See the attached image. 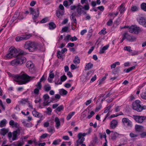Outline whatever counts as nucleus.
<instances>
[{"label":"nucleus","mask_w":146,"mask_h":146,"mask_svg":"<svg viewBox=\"0 0 146 146\" xmlns=\"http://www.w3.org/2000/svg\"><path fill=\"white\" fill-rule=\"evenodd\" d=\"M13 80L18 82V84L21 85L25 84L29 82L31 80L33 79L35 77L29 76L26 73H21L19 75L13 76Z\"/></svg>","instance_id":"f257e3e1"},{"label":"nucleus","mask_w":146,"mask_h":146,"mask_svg":"<svg viewBox=\"0 0 146 146\" xmlns=\"http://www.w3.org/2000/svg\"><path fill=\"white\" fill-rule=\"evenodd\" d=\"M39 46V45L38 44L30 41L26 42L24 45L25 48L31 52L38 49Z\"/></svg>","instance_id":"f03ea898"},{"label":"nucleus","mask_w":146,"mask_h":146,"mask_svg":"<svg viewBox=\"0 0 146 146\" xmlns=\"http://www.w3.org/2000/svg\"><path fill=\"white\" fill-rule=\"evenodd\" d=\"M140 101L137 100L132 104L133 108L138 112H141L143 110L146 109V106H141L140 104Z\"/></svg>","instance_id":"7ed1b4c3"},{"label":"nucleus","mask_w":146,"mask_h":146,"mask_svg":"<svg viewBox=\"0 0 146 146\" xmlns=\"http://www.w3.org/2000/svg\"><path fill=\"white\" fill-rule=\"evenodd\" d=\"M26 54L25 52L22 50L20 51L18 53L16 58L20 65L26 62V59L23 56Z\"/></svg>","instance_id":"20e7f679"},{"label":"nucleus","mask_w":146,"mask_h":146,"mask_svg":"<svg viewBox=\"0 0 146 146\" xmlns=\"http://www.w3.org/2000/svg\"><path fill=\"white\" fill-rule=\"evenodd\" d=\"M142 31L141 29L139 27L136 25H132L129 29V31L130 33L136 34H138Z\"/></svg>","instance_id":"39448f33"},{"label":"nucleus","mask_w":146,"mask_h":146,"mask_svg":"<svg viewBox=\"0 0 146 146\" xmlns=\"http://www.w3.org/2000/svg\"><path fill=\"white\" fill-rule=\"evenodd\" d=\"M31 14H32V18L33 20L36 19L39 16V10L38 8H37L36 11H34V9L32 8L30 9Z\"/></svg>","instance_id":"423d86ee"},{"label":"nucleus","mask_w":146,"mask_h":146,"mask_svg":"<svg viewBox=\"0 0 146 146\" xmlns=\"http://www.w3.org/2000/svg\"><path fill=\"white\" fill-rule=\"evenodd\" d=\"M32 36L31 35H23L21 36H17L15 38L16 41L18 42L23 40H26L29 39Z\"/></svg>","instance_id":"0eeeda50"},{"label":"nucleus","mask_w":146,"mask_h":146,"mask_svg":"<svg viewBox=\"0 0 146 146\" xmlns=\"http://www.w3.org/2000/svg\"><path fill=\"white\" fill-rule=\"evenodd\" d=\"M133 117L135 120L137 122L139 123H142L144 120L146 119V116H142L133 115Z\"/></svg>","instance_id":"6e6552de"},{"label":"nucleus","mask_w":146,"mask_h":146,"mask_svg":"<svg viewBox=\"0 0 146 146\" xmlns=\"http://www.w3.org/2000/svg\"><path fill=\"white\" fill-rule=\"evenodd\" d=\"M122 122L123 124L127 126L131 127L132 125L131 122L127 118H123L122 119Z\"/></svg>","instance_id":"1a4fd4ad"},{"label":"nucleus","mask_w":146,"mask_h":146,"mask_svg":"<svg viewBox=\"0 0 146 146\" xmlns=\"http://www.w3.org/2000/svg\"><path fill=\"white\" fill-rule=\"evenodd\" d=\"M20 133V129L19 128L17 129L16 130L14 131L13 132V137L12 140L13 141L17 139V135H19Z\"/></svg>","instance_id":"9d476101"},{"label":"nucleus","mask_w":146,"mask_h":146,"mask_svg":"<svg viewBox=\"0 0 146 146\" xmlns=\"http://www.w3.org/2000/svg\"><path fill=\"white\" fill-rule=\"evenodd\" d=\"M124 33L125 35H126L125 38L127 40L131 42H132L136 40V38L135 37L133 36H130L127 33Z\"/></svg>","instance_id":"9b49d317"},{"label":"nucleus","mask_w":146,"mask_h":146,"mask_svg":"<svg viewBox=\"0 0 146 146\" xmlns=\"http://www.w3.org/2000/svg\"><path fill=\"white\" fill-rule=\"evenodd\" d=\"M9 51L13 56H17L18 54L20 52L18 51L15 48H10L9 49Z\"/></svg>","instance_id":"f8f14e48"},{"label":"nucleus","mask_w":146,"mask_h":146,"mask_svg":"<svg viewBox=\"0 0 146 146\" xmlns=\"http://www.w3.org/2000/svg\"><path fill=\"white\" fill-rule=\"evenodd\" d=\"M139 23L145 27H146V19L143 17H141L137 19Z\"/></svg>","instance_id":"ddd939ff"},{"label":"nucleus","mask_w":146,"mask_h":146,"mask_svg":"<svg viewBox=\"0 0 146 146\" xmlns=\"http://www.w3.org/2000/svg\"><path fill=\"white\" fill-rule=\"evenodd\" d=\"M118 122L116 120L113 119L112 120L110 123V127L111 129H114L117 125Z\"/></svg>","instance_id":"4468645a"},{"label":"nucleus","mask_w":146,"mask_h":146,"mask_svg":"<svg viewBox=\"0 0 146 146\" xmlns=\"http://www.w3.org/2000/svg\"><path fill=\"white\" fill-rule=\"evenodd\" d=\"M67 50L66 48H64V49H62L61 50V52L60 51H58L57 52V56L58 58H62V54L61 53L63 54L65 52L67 51Z\"/></svg>","instance_id":"2eb2a0df"},{"label":"nucleus","mask_w":146,"mask_h":146,"mask_svg":"<svg viewBox=\"0 0 146 146\" xmlns=\"http://www.w3.org/2000/svg\"><path fill=\"white\" fill-rule=\"evenodd\" d=\"M64 10H61L59 9H58L56 11V14L58 18L60 19L64 15Z\"/></svg>","instance_id":"dca6fc26"},{"label":"nucleus","mask_w":146,"mask_h":146,"mask_svg":"<svg viewBox=\"0 0 146 146\" xmlns=\"http://www.w3.org/2000/svg\"><path fill=\"white\" fill-rule=\"evenodd\" d=\"M36 88L34 89V92L35 94L37 95L39 94V90L41 89L42 86L37 84L36 85Z\"/></svg>","instance_id":"f3484780"},{"label":"nucleus","mask_w":146,"mask_h":146,"mask_svg":"<svg viewBox=\"0 0 146 146\" xmlns=\"http://www.w3.org/2000/svg\"><path fill=\"white\" fill-rule=\"evenodd\" d=\"M10 64L12 66H17L18 65H20L17 58L11 61Z\"/></svg>","instance_id":"a211bd4d"},{"label":"nucleus","mask_w":146,"mask_h":146,"mask_svg":"<svg viewBox=\"0 0 146 146\" xmlns=\"http://www.w3.org/2000/svg\"><path fill=\"white\" fill-rule=\"evenodd\" d=\"M78 140L76 142L77 144H82L85 140V138L84 137H82L81 136L78 135Z\"/></svg>","instance_id":"6ab92c4d"},{"label":"nucleus","mask_w":146,"mask_h":146,"mask_svg":"<svg viewBox=\"0 0 146 146\" xmlns=\"http://www.w3.org/2000/svg\"><path fill=\"white\" fill-rule=\"evenodd\" d=\"M112 133L111 134V138L112 140H115L116 138L119 135V134L116 132H112Z\"/></svg>","instance_id":"aec40b11"},{"label":"nucleus","mask_w":146,"mask_h":146,"mask_svg":"<svg viewBox=\"0 0 146 146\" xmlns=\"http://www.w3.org/2000/svg\"><path fill=\"white\" fill-rule=\"evenodd\" d=\"M124 5L125 4L122 3L119 6V9L120 13H123L125 10Z\"/></svg>","instance_id":"412c9836"},{"label":"nucleus","mask_w":146,"mask_h":146,"mask_svg":"<svg viewBox=\"0 0 146 146\" xmlns=\"http://www.w3.org/2000/svg\"><path fill=\"white\" fill-rule=\"evenodd\" d=\"M9 131V130L8 129H5V128H3L1 129V134L4 136Z\"/></svg>","instance_id":"4be33fe9"},{"label":"nucleus","mask_w":146,"mask_h":146,"mask_svg":"<svg viewBox=\"0 0 146 146\" xmlns=\"http://www.w3.org/2000/svg\"><path fill=\"white\" fill-rule=\"evenodd\" d=\"M55 122L56 123V127L57 129H58L60 125V122L59 119L58 117H56L55 119Z\"/></svg>","instance_id":"5701e85b"},{"label":"nucleus","mask_w":146,"mask_h":146,"mask_svg":"<svg viewBox=\"0 0 146 146\" xmlns=\"http://www.w3.org/2000/svg\"><path fill=\"white\" fill-rule=\"evenodd\" d=\"M109 47V45H107L104 46L102 49L100 50L99 53L100 54H103L104 52V50H106L108 49Z\"/></svg>","instance_id":"b1692460"},{"label":"nucleus","mask_w":146,"mask_h":146,"mask_svg":"<svg viewBox=\"0 0 146 146\" xmlns=\"http://www.w3.org/2000/svg\"><path fill=\"white\" fill-rule=\"evenodd\" d=\"M7 123V120L5 119H4L1 121L0 122V127H2L6 126Z\"/></svg>","instance_id":"393cba45"},{"label":"nucleus","mask_w":146,"mask_h":146,"mask_svg":"<svg viewBox=\"0 0 146 146\" xmlns=\"http://www.w3.org/2000/svg\"><path fill=\"white\" fill-rule=\"evenodd\" d=\"M82 7H83L82 6H81L80 5H78V7L77 9V11L79 15H80L82 13L81 12L82 11Z\"/></svg>","instance_id":"a878e982"},{"label":"nucleus","mask_w":146,"mask_h":146,"mask_svg":"<svg viewBox=\"0 0 146 146\" xmlns=\"http://www.w3.org/2000/svg\"><path fill=\"white\" fill-rule=\"evenodd\" d=\"M44 90L46 92H48L51 89V87L49 84H47L44 86Z\"/></svg>","instance_id":"bb28decb"},{"label":"nucleus","mask_w":146,"mask_h":146,"mask_svg":"<svg viewBox=\"0 0 146 146\" xmlns=\"http://www.w3.org/2000/svg\"><path fill=\"white\" fill-rule=\"evenodd\" d=\"M59 93L61 95H66L67 94V92L65 90L62 89L59 90Z\"/></svg>","instance_id":"cd10ccee"},{"label":"nucleus","mask_w":146,"mask_h":146,"mask_svg":"<svg viewBox=\"0 0 146 146\" xmlns=\"http://www.w3.org/2000/svg\"><path fill=\"white\" fill-rule=\"evenodd\" d=\"M49 28L50 29H53L56 27V25L53 22H50L49 24Z\"/></svg>","instance_id":"c85d7f7f"},{"label":"nucleus","mask_w":146,"mask_h":146,"mask_svg":"<svg viewBox=\"0 0 146 146\" xmlns=\"http://www.w3.org/2000/svg\"><path fill=\"white\" fill-rule=\"evenodd\" d=\"M80 59L78 56H76L73 60L74 62L76 64H78L80 63Z\"/></svg>","instance_id":"c756f323"},{"label":"nucleus","mask_w":146,"mask_h":146,"mask_svg":"<svg viewBox=\"0 0 146 146\" xmlns=\"http://www.w3.org/2000/svg\"><path fill=\"white\" fill-rule=\"evenodd\" d=\"M93 66L92 64L89 63L87 64L85 67V69L86 70H88L91 68Z\"/></svg>","instance_id":"7c9ffc66"},{"label":"nucleus","mask_w":146,"mask_h":146,"mask_svg":"<svg viewBox=\"0 0 146 146\" xmlns=\"http://www.w3.org/2000/svg\"><path fill=\"white\" fill-rule=\"evenodd\" d=\"M20 13L19 11H17L14 14V16L13 17V19L12 20H13V21L17 19V18H18L20 15Z\"/></svg>","instance_id":"2f4dec72"},{"label":"nucleus","mask_w":146,"mask_h":146,"mask_svg":"<svg viewBox=\"0 0 146 146\" xmlns=\"http://www.w3.org/2000/svg\"><path fill=\"white\" fill-rule=\"evenodd\" d=\"M135 66H133L131 67L128 68V69H126L124 70V71L126 73H128L129 72L131 71L132 70L135 68Z\"/></svg>","instance_id":"473e14b6"},{"label":"nucleus","mask_w":146,"mask_h":146,"mask_svg":"<svg viewBox=\"0 0 146 146\" xmlns=\"http://www.w3.org/2000/svg\"><path fill=\"white\" fill-rule=\"evenodd\" d=\"M75 113V112H70V113L67 116L66 119L68 121L69 120H70L71 118L72 117V116L74 115V114Z\"/></svg>","instance_id":"72a5a7b5"},{"label":"nucleus","mask_w":146,"mask_h":146,"mask_svg":"<svg viewBox=\"0 0 146 146\" xmlns=\"http://www.w3.org/2000/svg\"><path fill=\"white\" fill-rule=\"evenodd\" d=\"M28 102H29L28 98L22 99L19 102L22 105L25 104L26 102L28 103Z\"/></svg>","instance_id":"f704fd0d"},{"label":"nucleus","mask_w":146,"mask_h":146,"mask_svg":"<svg viewBox=\"0 0 146 146\" xmlns=\"http://www.w3.org/2000/svg\"><path fill=\"white\" fill-rule=\"evenodd\" d=\"M33 115L35 117H40V113L36 111H32Z\"/></svg>","instance_id":"c9c22d12"},{"label":"nucleus","mask_w":146,"mask_h":146,"mask_svg":"<svg viewBox=\"0 0 146 146\" xmlns=\"http://www.w3.org/2000/svg\"><path fill=\"white\" fill-rule=\"evenodd\" d=\"M141 8L142 10L146 11V3H143L141 5Z\"/></svg>","instance_id":"e433bc0d"},{"label":"nucleus","mask_w":146,"mask_h":146,"mask_svg":"<svg viewBox=\"0 0 146 146\" xmlns=\"http://www.w3.org/2000/svg\"><path fill=\"white\" fill-rule=\"evenodd\" d=\"M61 140L60 139H58L55 140L53 141L52 143V144L54 145H57L60 142Z\"/></svg>","instance_id":"4c0bfd02"},{"label":"nucleus","mask_w":146,"mask_h":146,"mask_svg":"<svg viewBox=\"0 0 146 146\" xmlns=\"http://www.w3.org/2000/svg\"><path fill=\"white\" fill-rule=\"evenodd\" d=\"M124 50L129 52L132 51V50L131 49V47L130 46H126L124 48Z\"/></svg>","instance_id":"58836bf2"},{"label":"nucleus","mask_w":146,"mask_h":146,"mask_svg":"<svg viewBox=\"0 0 146 146\" xmlns=\"http://www.w3.org/2000/svg\"><path fill=\"white\" fill-rule=\"evenodd\" d=\"M64 108V106L63 105H61L59 106L56 109V111L60 112L61 110H62Z\"/></svg>","instance_id":"ea45409f"},{"label":"nucleus","mask_w":146,"mask_h":146,"mask_svg":"<svg viewBox=\"0 0 146 146\" xmlns=\"http://www.w3.org/2000/svg\"><path fill=\"white\" fill-rule=\"evenodd\" d=\"M5 57L7 58H11L13 57V55H12L10 52L9 51L8 53L6 55Z\"/></svg>","instance_id":"a19ab883"},{"label":"nucleus","mask_w":146,"mask_h":146,"mask_svg":"<svg viewBox=\"0 0 146 146\" xmlns=\"http://www.w3.org/2000/svg\"><path fill=\"white\" fill-rule=\"evenodd\" d=\"M76 12H74V13H72V14L71 15V19L72 20H73L74 19H76V18L75 17V16H76L77 17H78L79 16L78 15H76Z\"/></svg>","instance_id":"79ce46f5"},{"label":"nucleus","mask_w":146,"mask_h":146,"mask_svg":"<svg viewBox=\"0 0 146 146\" xmlns=\"http://www.w3.org/2000/svg\"><path fill=\"white\" fill-rule=\"evenodd\" d=\"M141 96L143 99L146 100V92H143L141 94Z\"/></svg>","instance_id":"37998d69"},{"label":"nucleus","mask_w":146,"mask_h":146,"mask_svg":"<svg viewBox=\"0 0 146 146\" xmlns=\"http://www.w3.org/2000/svg\"><path fill=\"white\" fill-rule=\"evenodd\" d=\"M47 112H46V113L48 115H50L51 114V113L52 111V110L51 109V108L48 107V108H47Z\"/></svg>","instance_id":"c03bdc74"},{"label":"nucleus","mask_w":146,"mask_h":146,"mask_svg":"<svg viewBox=\"0 0 146 146\" xmlns=\"http://www.w3.org/2000/svg\"><path fill=\"white\" fill-rule=\"evenodd\" d=\"M139 52L137 51H133L131 52V55L132 56L138 54Z\"/></svg>","instance_id":"a18cd8bd"},{"label":"nucleus","mask_w":146,"mask_h":146,"mask_svg":"<svg viewBox=\"0 0 146 146\" xmlns=\"http://www.w3.org/2000/svg\"><path fill=\"white\" fill-rule=\"evenodd\" d=\"M88 133H78V135L79 136H81L82 137H84V136L87 135Z\"/></svg>","instance_id":"49530a36"},{"label":"nucleus","mask_w":146,"mask_h":146,"mask_svg":"<svg viewBox=\"0 0 146 146\" xmlns=\"http://www.w3.org/2000/svg\"><path fill=\"white\" fill-rule=\"evenodd\" d=\"M131 10L132 11H135L138 10V8L136 6H134L131 7Z\"/></svg>","instance_id":"de8ad7c7"},{"label":"nucleus","mask_w":146,"mask_h":146,"mask_svg":"<svg viewBox=\"0 0 146 146\" xmlns=\"http://www.w3.org/2000/svg\"><path fill=\"white\" fill-rule=\"evenodd\" d=\"M70 35H68L65 37L64 40L65 41H68L69 39L70 40Z\"/></svg>","instance_id":"09e8293b"},{"label":"nucleus","mask_w":146,"mask_h":146,"mask_svg":"<svg viewBox=\"0 0 146 146\" xmlns=\"http://www.w3.org/2000/svg\"><path fill=\"white\" fill-rule=\"evenodd\" d=\"M141 126L138 125H135V129L137 131H140L141 130Z\"/></svg>","instance_id":"8fccbe9b"},{"label":"nucleus","mask_w":146,"mask_h":146,"mask_svg":"<svg viewBox=\"0 0 146 146\" xmlns=\"http://www.w3.org/2000/svg\"><path fill=\"white\" fill-rule=\"evenodd\" d=\"M86 4L83 7L85 10H88L89 9V4L88 3H86Z\"/></svg>","instance_id":"3c124183"},{"label":"nucleus","mask_w":146,"mask_h":146,"mask_svg":"<svg viewBox=\"0 0 146 146\" xmlns=\"http://www.w3.org/2000/svg\"><path fill=\"white\" fill-rule=\"evenodd\" d=\"M52 71L50 70V74L49 75V77L50 78H53L54 77V73H52Z\"/></svg>","instance_id":"603ef678"},{"label":"nucleus","mask_w":146,"mask_h":146,"mask_svg":"<svg viewBox=\"0 0 146 146\" xmlns=\"http://www.w3.org/2000/svg\"><path fill=\"white\" fill-rule=\"evenodd\" d=\"M43 98L44 100L46 102L47 100L49 99V97L47 94H45L43 96Z\"/></svg>","instance_id":"864d4df0"},{"label":"nucleus","mask_w":146,"mask_h":146,"mask_svg":"<svg viewBox=\"0 0 146 146\" xmlns=\"http://www.w3.org/2000/svg\"><path fill=\"white\" fill-rule=\"evenodd\" d=\"M113 23V21L112 19H110V20L107 23V24L108 26H111Z\"/></svg>","instance_id":"5fc2aeb1"},{"label":"nucleus","mask_w":146,"mask_h":146,"mask_svg":"<svg viewBox=\"0 0 146 146\" xmlns=\"http://www.w3.org/2000/svg\"><path fill=\"white\" fill-rule=\"evenodd\" d=\"M67 79L66 76L65 75H63L60 77V80L61 81H64Z\"/></svg>","instance_id":"6e6d98bb"},{"label":"nucleus","mask_w":146,"mask_h":146,"mask_svg":"<svg viewBox=\"0 0 146 146\" xmlns=\"http://www.w3.org/2000/svg\"><path fill=\"white\" fill-rule=\"evenodd\" d=\"M95 114L94 112L92 111L90 113V114L88 116V119L90 118Z\"/></svg>","instance_id":"4d7b16f0"},{"label":"nucleus","mask_w":146,"mask_h":146,"mask_svg":"<svg viewBox=\"0 0 146 146\" xmlns=\"http://www.w3.org/2000/svg\"><path fill=\"white\" fill-rule=\"evenodd\" d=\"M48 135V134L47 133L43 134L40 137V138L41 139H44L47 137Z\"/></svg>","instance_id":"13d9d810"},{"label":"nucleus","mask_w":146,"mask_h":146,"mask_svg":"<svg viewBox=\"0 0 146 146\" xmlns=\"http://www.w3.org/2000/svg\"><path fill=\"white\" fill-rule=\"evenodd\" d=\"M24 125L25 127H30L32 126L31 123H29L27 122L26 123H25V124Z\"/></svg>","instance_id":"bf43d9fd"},{"label":"nucleus","mask_w":146,"mask_h":146,"mask_svg":"<svg viewBox=\"0 0 146 146\" xmlns=\"http://www.w3.org/2000/svg\"><path fill=\"white\" fill-rule=\"evenodd\" d=\"M44 80V76L43 75V76L42 77V78L40 79V81L37 83V84L38 85H41V82L43 80Z\"/></svg>","instance_id":"052dcab7"},{"label":"nucleus","mask_w":146,"mask_h":146,"mask_svg":"<svg viewBox=\"0 0 146 146\" xmlns=\"http://www.w3.org/2000/svg\"><path fill=\"white\" fill-rule=\"evenodd\" d=\"M106 30V29H103L100 32V34H103L104 35L106 34L107 33V32L106 31H105Z\"/></svg>","instance_id":"680f3d73"},{"label":"nucleus","mask_w":146,"mask_h":146,"mask_svg":"<svg viewBox=\"0 0 146 146\" xmlns=\"http://www.w3.org/2000/svg\"><path fill=\"white\" fill-rule=\"evenodd\" d=\"M100 137L101 138H102L103 137H104L105 139L106 137V134L105 133H104V134H102L101 133H100Z\"/></svg>","instance_id":"e2e57ef3"},{"label":"nucleus","mask_w":146,"mask_h":146,"mask_svg":"<svg viewBox=\"0 0 146 146\" xmlns=\"http://www.w3.org/2000/svg\"><path fill=\"white\" fill-rule=\"evenodd\" d=\"M26 66L28 68H32L33 67V65H32L31 62L28 63L26 64Z\"/></svg>","instance_id":"0e129e2a"},{"label":"nucleus","mask_w":146,"mask_h":146,"mask_svg":"<svg viewBox=\"0 0 146 146\" xmlns=\"http://www.w3.org/2000/svg\"><path fill=\"white\" fill-rule=\"evenodd\" d=\"M77 39V38L75 36H74L73 37H70V40L72 41H76Z\"/></svg>","instance_id":"69168bd1"},{"label":"nucleus","mask_w":146,"mask_h":146,"mask_svg":"<svg viewBox=\"0 0 146 146\" xmlns=\"http://www.w3.org/2000/svg\"><path fill=\"white\" fill-rule=\"evenodd\" d=\"M63 5L65 7H66L69 5V3H68V2L67 1H65L63 2Z\"/></svg>","instance_id":"338daca9"},{"label":"nucleus","mask_w":146,"mask_h":146,"mask_svg":"<svg viewBox=\"0 0 146 146\" xmlns=\"http://www.w3.org/2000/svg\"><path fill=\"white\" fill-rule=\"evenodd\" d=\"M68 29V27H65L63 28L62 29V32H66Z\"/></svg>","instance_id":"774afa93"}]
</instances>
